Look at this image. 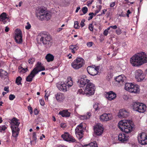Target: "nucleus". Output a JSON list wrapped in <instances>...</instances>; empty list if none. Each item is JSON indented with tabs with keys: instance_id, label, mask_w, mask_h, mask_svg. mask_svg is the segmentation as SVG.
I'll use <instances>...</instances> for the list:
<instances>
[{
	"instance_id": "nucleus-1",
	"label": "nucleus",
	"mask_w": 147,
	"mask_h": 147,
	"mask_svg": "<svg viewBox=\"0 0 147 147\" xmlns=\"http://www.w3.org/2000/svg\"><path fill=\"white\" fill-rule=\"evenodd\" d=\"M131 64L134 66H138L147 62V54L142 52L135 54L130 59Z\"/></svg>"
},
{
	"instance_id": "nucleus-2",
	"label": "nucleus",
	"mask_w": 147,
	"mask_h": 147,
	"mask_svg": "<svg viewBox=\"0 0 147 147\" xmlns=\"http://www.w3.org/2000/svg\"><path fill=\"white\" fill-rule=\"evenodd\" d=\"M132 121L131 120H122L118 123V127L122 131L126 133H130L133 130V127L131 125Z\"/></svg>"
},
{
	"instance_id": "nucleus-3",
	"label": "nucleus",
	"mask_w": 147,
	"mask_h": 147,
	"mask_svg": "<svg viewBox=\"0 0 147 147\" xmlns=\"http://www.w3.org/2000/svg\"><path fill=\"white\" fill-rule=\"evenodd\" d=\"M40 37V41L47 48H49L52 45V38L48 33L45 32L40 33L39 36Z\"/></svg>"
},
{
	"instance_id": "nucleus-4",
	"label": "nucleus",
	"mask_w": 147,
	"mask_h": 147,
	"mask_svg": "<svg viewBox=\"0 0 147 147\" xmlns=\"http://www.w3.org/2000/svg\"><path fill=\"white\" fill-rule=\"evenodd\" d=\"M36 16L41 20H48L51 18V13L42 9H39L36 12Z\"/></svg>"
},
{
	"instance_id": "nucleus-5",
	"label": "nucleus",
	"mask_w": 147,
	"mask_h": 147,
	"mask_svg": "<svg viewBox=\"0 0 147 147\" xmlns=\"http://www.w3.org/2000/svg\"><path fill=\"white\" fill-rule=\"evenodd\" d=\"M125 89L129 92L135 94L138 93L140 92L139 86L137 85H134L132 83H125Z\"/></svg>"
},
{
	"instance_id": "nucleus-6",
	"label": "nucleus",
	"mask_w": 147,
	"mask_h": 147,
	"mask_svg": "<svg viewBox=\"0 0 147 147\" xmlns=\"http://www.w3.org/2000/svg\"><path fill=\"white\" fill-rule=\"evenodd\" d=\"M133 109L135 111L139 113H144L146 110V106L142 103L135 102L133 104Z\"/></svg>"
},
{
	"instance_id": "nucleus-7",
	"label": "nucleus",
	"mask_w": 147,
	"mask_h": 147,
	"mask_svg": "<svg viewBox=\"0 0 147 147\" xmlns=\"http://www.w3.org/2000/svg\"><path fill=\"white\" fill-rule=\"evenodd\" d=\"M84 64V59L81 57H78L71 63V66L75 69H78L82 67Z\"/></svg>"
},
{
	"instance_id": "nucleus-8",
	"label": "nucleus",
	"mask_w": 147,
	"mask_h": 147,
	"mask_svg": "<svg viewBox=\"0 0 147 147\" xmlns=\"http://www.w3.org/2000/svg\"><path fill=\"white\" fill-rule=\"evenodd\" d=\"M84 124V123H81L79 125H78L75 129V134L76 137L79 140L81 139L83 137L84 131L83 129L84 128L83 127V126Z\"/></svg>"
},
{
	"instance_id": "nucleus-9",
	"label": "nucleus",
	"mask_w": 147,
	"mask_h": 147,
	"mask_svg": "<svg viewBox=\"0 0 147 147\" xmlns=\"http://www.w3.org/2000/svg\"><path fill=\"white\" fill-rule=\"evenodd\" d=\"M95 89L94 85L90 82L86 85L84 91L86 94L91 95L94 94Z\"/></svg>"
},
{
	"instance_id": "nucleus-10",
	"label": "nucleus",
	"mask_w": 147,
	"mask_h": 147,
	"mask_svg": "<svg viewBox=\"0 0 147 147\" xmlns=\"http://www.w3.org/2000/svg\"><path fill=\"white\" fill-rule=\"evenodd\" d=\"M87 70L88 73L92 76H94L97 75L99 70L98 66L92 67L91 66H88L87 68Z\"/></svg>"
},
{
	"instance_id": "nucleus-11",
	"label": "nucleus",
	"mask_w": 147,
	"mask_h": 147,
	"mask_svg": "<svg viewBox=\"0 0 147 147\" xmlns=\"http://www.w3.org/2000/svg\"><path fill=\"white\" fill-rule=\"evenodd\" d=\"M90 82V80H88L85 75L83 76L77 82V83H79L78 84H79V86L80 87H83L86 85H87L88 82Z\"/></svg>"
},
{
	"instance_id": "nucleus-12",
	"label": "nucleus",
	"mask_w": 147,
	"mask_h": 147,
	"mask_svg": "<svg viewBox=\"0 0 147 147\" xmlns=\"http://www.w3.org/2000/svg\"><path fill=\"white\" fill-rule=\"evenodd\" d=\"M139 143L142 145L147 144V136L145 133H142L138 137Z\"/></svg>"
},
{
	"instance_id": "nucleus-13",
	"label": "nucleus",
	"mask_w": 147,
	"mask_h": 147,
	"mask_svg": "<svg viewBox=\"0 0 147 147\" xmlns=\"http://www.w3.org/2000/svg\"><path fill=\"white\" fill-rule=\"evenodd\" d=\"M94 129L95 134L97 136H100L102 134L104 129L102 125L98 123L94 126Z\"/></svg>"
},
{
	"instance_id": "nucleus-14",
	"label": "nucleus",
	"mask_w": 147,
	"mask_h": 147,
	"mask_svg": "<svg viewBox=\"0 0 147 147\" xmlns=\"http://www.w3.org/2000/svg\"><path fill=\"white\" fill-rule=\"evenodd\" d=\"M16 32L15 34L16 42L18 43H22V31L20 30L17 29Z\"/></svg>"
},
{
	"instance_id": "nucleus-15",
	"label": "nucleus",
	"mask_w": 147,
	"mask_h": 147,
	"mask_svg": "<svg viewBox=\"0 0 147 147\" xmlns=\"http://www.w3.org/2000/svg\"><path fill=\"white\" fill-rule=\"evenodd\" d=\"M135 78L138 82H140L145 78V76L143 71L140 69L136 70L135 72Z\"/></svg>"
},
{
	"instance_id": "nucleus-16",
	"label": "nucleus",
	"mask_w": 147,
	"mask_h": 147,
	"mask_svg": "<svg viewBox=\"0 0 147 147\" xmlns=\"http://www.w3.org/2000/svg\"><path fill=\"white\" fill-rule=\"evenodd\" d=\"M36 66V67L33 69V70L34 72H37L38 74L39 71L45 70L44 67L43 65L40 62H38Z\"/></svg>"
},
{
	"instance_id": "nucleus-17",
	"label": "nucleus",
	"mask_w": 147,
	"mask_h": 147,
	"mask_svg": "<svg viewBox=\"0 0 147 147\" xmlns=\"http://www.w3.org/2000/svg\"><path fill=\"white\" fill-rule=\"evenodd\" d=\"M112 118V115L110 113L103 114L100 117V120L103 121H107L111 120Z\"/></svg>"
},
{
	"instance_id": "nucleus-18",
	"label": "nucleus",
	"mask_w": 147,
	"mask_h": 147,
	"mask_svg": "<svg viewBox=\"0 0 147 147\" xmlns=\"http://www.w3.org/2000/svg\"><path fill=\"white\" fill-rule=\"evenodd\" d=\"M57 100L59 102H62L65 99L64 95L62 93L58 92L55 95Z\"/></svg>"
},
{
	"instance_id": "nucleus-19",
	"label": "nucleus",
	"mask_w": 147,
	"mask_h": 147,
	"mask_svg": "<svg viewBox=\"0 0 147 147\" xmlns=\"http://www.w3.org/2000/svg\"><path fill=\"white\" fill-rule=\"evenodd\" d=\"M20 124V123L19 122L18 120L14 118L12 120L11 127V128H19L18 127Z\"/></svg>"
},
{
	"instance_id": "nucleus-20",
	"label": "nucleus",
	"mask_w": 147,
	"mask_h": 147,
	"mask_svg": "<svg viewBox=\"0 0 147 147\" xmlns=\"http://www.w3.org/2000/svg\"><path fill=\"white\" fill-rule=\"evenodd\" d=\"M128 115V113L126 110L123 109L119 110L118 114V117L121 118H126Z\"/></svg>"
},
{
	"instance_id": "nucleus-21",
	"label": "nucleus",
	"mask_w": 147,
	"mask_h": 147,
	"mask_svg": "<svg viewBox=\"0 0 147 147\" xmlns=\"http://www.w3.org/2000/svg\"><path fill=\"white\" fill-rule=\"evenodd\" d=\"M115 80L119 83H123V82H126V78L124 75L122 74L117 77Z\"/></svg>"
},
{
	"instance_id": "nucleus-22",
	"label": "nucleus",
	"mask_w": 147,
	"mask_h": 147,
	"mask_svg": "<svg viewBox=\"0 0 147 147\" xmlns=\"http://www.w3.org/2000/svg\"><path fill=\"white\" fill-rule=\"evenodd\" d=\"M66 86V84L63 83H62V82L61 84L57 85V87L59 90L64 92H66L67 91Z\"/></svg>"
},
{
	"instance_id": "nucleus-23",
	"label": "nucleus",
	"mask_w": 147,
	"mask_h": 147,
	"mask_svg": "<svg viewBox=\"0 0 147 147\" xmlns=\"http://www.w3.org/2000/svg\"><path fill=\"white\" fill-rule=\"evenodd\" d=\"M118 139L119 141L123 142L127 141L128 139V136H127L124 134H120L118 136Z\"/></svg>"
},
{
	"instance_id": "nucleus-24",
	"label": "nucleus",
	"mask_w": 147,
	"mask_h": 147,
	"mask_svg": "<svg viewBox=\"0 0 147 147\" xmlns=\"http://www.w3.org/2000/svg\"><path fill=\"white\" fill-rule=\"evenodd\" d=\"M9 18L5 13L3 12L0 15V21H2L4 24L6 23L7 22V20Z\"/></svg>"
},
{
	"instance_id": "nucleus-25",
	"label": "nucleus",
	"mask_w": 147,
	"mask_h": 147,
	"mask_svg": "<svg viewBox=\"0 0 147 147\" xmlns=\"http://www.w3.org/2000/svg\"><path fill=\"white\" fill-rule=\"evenodd\" d=\"M38 74V72H34L33 70L31 71L30 74L26 78V81L27 82H30L32 80L33 78L35 75Z\"/></svg>"
},
{
	"instance_id": "nucleus-26",
	"label": "nucleus",
	"mask_w": 147,
	"mask_h": 147,
	"mask_svg": "<svg viewBox=\"0 0 147 147\" xmlns=\"http://www.w3.org/2000/svg\"><path fill=\"white\" fill-rule=\"evenodd\" d=\"M106 96L109 100H111L116 98V95L115 93L113 92V91H110L108 92Z\"/></svg>"
},
{
	"instance_id": "nucleus-27",
	"label": "nucleus",
	"mask_w": 147,
	"mask_h": 147,
	"mask_svg": "<svg viewBox=\"0 0 147 147\" xmlns=\"http://www.w3.org/2000/svg\"><path fill=\"white\" fill-rule=\"evenodd\" d=\"M59 114L63 117H68L70 116V113L67 110H64L59 112Z\"/></svg>"
},
{
	"instance_id": "nucleus-28",
	"label": "nucleus",
	"mask_w": 147,
	"mask_h": 147,
	"mask_svg": "<svg viewBox=\"0 0 147 147\" xmlns=\"http://www.w3.org/2000/svg\"><path fill=\"white\" fill-rule=\"evenodd\" d=\"M69 49L71 50V52L73 53H74L75 51H77L79 48L78 46L76 45H71L69 46Z\"/></svg>"
},
{
	"instance_id": "nucleus-29",
	"label": "nucleus",
	"mask_w": 147,
	"mask_h": 147,
	"mask_svg": "<svg viewBox=\"0 0 147 147\" xmlns=\"http://www.w3.org/2000/svg\"><path fill=\"white\" fill-rule=\"evenodd\" d=\"M12 136L14 137H16L18 135L20 131L19 128H11Z\"/></svg>"
},
{
	"instance_id": "nucleus-30",
	"label": "nucleus",
	"mask_w": 147,
	"mask_h": 147,
	"mask_svg": "<svg viewBox=\"0 0 147 147\" xmlns=\"http://www.w3.org/2000/svg\"><path fill=\"white\" fill-rule=\"evenodd\" d=\"M70 135L68 133H65L64 134L61 135V137L65 141H68L69 140Z\"/></svg>"
},
{
	"instance_id": "nucleus-31",
	"label": "nucleus",
	"mask_w": 147,
	"mask_h": 147,
	"mask_svg": "<svg viewBox=\"0 0 147 147\" xmlns=\"http://www.w3.org/2000/svg\"><path fill=\"white\" fill-rule=\"evenodd\" d=\"M45 59L48 62L53 61L54 59V57L51 54H48L45 57Z\"/></svg>"
},
{
	"instance_id": "nucleus-32",
	"label": "nucleus",
	"mask_w": 147,
	"mask_h": 147,
	"mask_svg": "<svg viewBox=\"0 0 147 147\" xmlns=\"http://www.w3.org/2000/svg\"><path fill=\"white\" fill-rule=\"evenodd\" d=\"M100 19H95L92 22V24L97 26H99L100 25Z\"/></svg>"
},
{
	"instance_id": "nucleus-33",
	"label": "nucleus",
	"mask_w": 147,
	"mask_h": 147,
	"mask_svg": "<svg viewBox=\"0 0 147 147\" xmlns=\"http://www.w3.org/2000/svg\"><path fill=\"white\" fill-rule=\"evenodd\" d=\"M33 140L30 141V143L31 144L32 143L34 144H35L36 142L37 141V138H36V133L34 132L33 134Z\"/></svg>"
},
{
	"instance_id": "nucleus-34",
	"label": "nucleus",
	"mask_w": 147,
	"mask_h": 147,
	"mask_svg": "<svg viewBox=\"0 0 147 147\" xmlns=\"http://www.w3.org/2000/svg\"><path fill=\"white\" fill-rule=\"evenodd\" d=\"M73 84V81L70 77L68 78L66 81V85L69 87L71 86Z\"/></svg>"
},
{
	"instance_id": "nucleus-35",
	"label": "nucleus",
	"mask_w": 147,
	"mask_h": 147,
	"mask_svg": "<svg viewBox=\"0 0 147 147\" xmlns=\"http://www.w3.org/2000/svg\"><path fill=\"white\" fill-rule=\"evenodd\" d=\"M83 147H98L96 144L94 142H91L88 144L84 145Z\"/></svg>"
},
{
	"instance_id": "nucleus-36",
	"label": "nucleus",
	"mask_w": 147,
	"mask_h": 147,
	"mask_svg": "<svg viewBox=\"0 0 147 147\" xmlns=\"http://www.w3.org/2000/svg\"><path fill=\"white\" fill-rule=\"evenodd\" d=\"M22 78L20 76L18 77L16 80V83L18 85L21 84Z\"/></svg>"
},
{
	"instance_id": "nucleus-37",
	"label": "nucleus",
	"mask_w": 147,
	"mask_h": 147,
	"mask_svg": "<svg viewBox=\"0 0 147 147\" xmlns=\"http://www.w3.org/2000/svg\"><path fill=\"white\" fill-rule=\"evenodd\" d=\"M88 9L87 7H84L82 8V11L84 14H85L88 11Z\"/></svg>"
},
{
	"instance_id": "nucleus-38",
	"label": "nucleus",
	"mask_w": 147,
	"mask_h": 147,
	"mask_svg": "<svg viewBox=\"0 0 147 147\" xmlns=\"http://www.w3.org/2000/svg\"><path fill=\"white\" fill-rule=\"evenodd\" d=\"M35 59L33 58H30L29 59L28 61L29 64H32L35 61Z\"/></svg>"
},
{
	"instance_id": "nucleus-39",
	"label": "nucleus",
	"mask_w": 147,
	"mask_h": 147,
	"mask_svg": "<svg viewBox=\"0 0 147 147\" xmlns=\"http://www.w3.org/2000/svg\"><path fill=\"white\" fill-rule=\"evenodd\" d=\"M101 8L102 6L101 5H99L98 6V9L95 11V13L94 15H96V13H98L100 11Z\"/></svg>"
},
{
	"instance_id": "nucleus-40",
	"label": "nucleus",
	"mask_w": 147,
	"mask_h": 147,
	"mask_svg": "<svg viewBox=\"0 0 147 147\" xmlns=\"http://www.w3.org/2000/svg\"><path fill=\"white\" fill-rule=\"evenodd\" d=\"M74 27L76 29H78L79 28L80 26L78 21H76L74 22Z\"/></svg>"
},
{
	"instance_id": "nucleus-41",
	"label": "nucleus",
	"mask_w": 147,
	"mask_h": 147,
	"mask_svg": "<svg viewBox=\"0 0 147 147\" xmlns=\"http://www.w3.org/2000/svg\"><path fill=\"white\" fill-rule=\"evenodd\" d=\"M7 129V127L5 125L0 126V131H4Z\"/></svg>"
},
{
	"instance_id": "nucleus-42",
	"label": "nucleus",
	"mask_w": 147,
	"mask_h": 147,
	"mask_svg": "<svg viewBox=\"0 0 147 147\" xmlns=\"http://www.w3.org/2000/svg\"><path fill=\"white\" fill-rule=\"evenodd\" d=\"M15 98V96L12 94H11L9 96V99L10 100H12Z\"/></svg>"
},
{
	"instance_id": "nucleus-43",
	"label": "nucleus",
	"mask_w": 147,
	"mask_h": 147,
	"mask_svg": "<svg viewBox=\"0 0 147 147\" xmlns=\"http://www.w3.org/2000/svg\"><path fill=\"white\" fill-rule=\"evenodd\" d=\"M93 107L96 111L99 109L98 106L97 104L95 103L93 105Z\"/></svg>"
},
{
	"instance_id": "nucleus-44",
	"label": "nucleus",
	"mask_w": 147,
	"mask_h": 147,
	"mask_svg": "<svg viewBox=\"0 0 147 147\" xmlns=\"http://www.w3.org/2000/svg\"><path fill=\"white\" fill-rule=\"evenodd\" d=\"M92 24H90L89 25L88 28L91 31H93V26Z\"/></svg>"
},
{
	"instance_id": "nucleus-45",
	"label": "nucleus",
	"mask_w": 147,
	"mask_h": 147,
	"mask_svg": "<svg viewBox=\"0 0 147 147\" xmlns=\"http://www.w3.org/2000/svg\"><path fill=\"white\" fill-rule=\"evenodd\" d=\"M69 140L68 141V142L70 141L72 142H74L76 141V140L74 138L71 136H70V137H69Z\"/></svg>"
},
{
	"instance_id": "nucleus-46",
	"label": "nucleus",
	"mask_w": 147,
	"mask_h": 147,
	"mask_svg": "<svg viewBox=\"0 0 147 147\" xmlns=\"http://www.w3.org/2000/svg\"><path fill=\"white\" fill-rule=\"evenodd\" d=\"M116 32L118 35L120 34L121 33V30L120 28H118L116 30Z\"/></svg>"
},
{
	"instance_id": "nucleus-47",
	"label": "nucleus",
	"mask_w": 147,
	"mask_h": 147,
	"mask_svg": "<svg viewBox=\"0 0 147 147\" xmlns=\"http://www.w3.org/2000/svg\"><path fill=\"white\" fill-rule=\"evenodd\" d=\"M31 27V26L30 24L28 22L27 23V25L25 27L26 29L27 30H29L30 28Z\"/></svg>"
},
{
	"instance_id": "nucleus-48",
	"label": "nucleus",
	"mask_w": 147,
	"mask_h": 147,
	"mask_svg": "<svg viewBox=\"0 0 147 147\" xmlns=\"http://www.w3.org/2000/svg\"><path fill=\"white\" fill-rule=\"evenodd\" d=\"M85 20L84 19L82 21H81L80 23V26L82 27L84 26L85 24L84 23V22H85Z\"/></svg>"
},
{
	"instance_id": "nucleus-49",
	"label": "nucleus",
	"mask_w": 147,
	"mask_h": 147,
	"mask_svg": "<svg viewBox=\"0 0 147 147\" xmlns=\"http://www.w3.org/2000/svg\"><path fill=\"white\" fill-rule=\"evenodd\" d=\"M93 44L92 42H89L87 43V45L88 47H90Z\"/></svg>"
},
{
	"instance_id": "nucleus-50",
	"label": "nucleus",
	"mask_w": 147,
	"mask_h": 147,
	"mask_svg": "<svg viewBox=\"0 0 147 147\" xmlns=\"http://www.w3.org/2000/svg\"><path fill=\"white\" fill-rule=\"evenodd\" d=\"M40 104L42 106H44L45 105V102L43 100L41 99L40 100Z\"/></svg>"
},
{
	"instance_id": "nucleus-51",
	"label": "nucleus",
	"mask_w": 147,
	"mask_h": 147,
	"mask_svg": "<svg viewBox=\"0 0 147 147\" xmlns=\"http://www.w3.org/2000/svg\"><path fill=\"white\" fill-rule=\"evenodd\" d=\"M22 69L21 70V71L23 72V73H25L26 72L28 71L27 68H26L25 69H24V68H22Z\"/></svg>"
},
{
	"instance_id": "nucleus-52",
	"label": "nucleus",
	"mask_w": 147,
	"mask_h": 147,
	"mask_svg": "<svg viewBox=\"0 0 147 147\" xmlns=\"http://www.w3.org/2000/svg\"><path fill=\"white\" fill-rule=\"evenodd\" d=\"M28 109L30 111V114H32V108L30 106L28 107Z\"/></svg>"
},
{
	"instance_id": "nucleus-53",
	"label": "nucleus",
	"mask_w": 147,
	"mask_h": 147,
	"mask_svg": "<svg viewBox=\"0 0 147 147\" xmlns=\"http://www.w3.org/2000/svg\"><path fill=\"white\" fill-rule=\"evenodd\" d=\"M108 31L107 30H105L103 34L104 35L106 36L108 34Z\"/></svg>"
},
{
	"instance_id": "nucleus-54",
	"label": "nucleus",
	"mask_w": 147,
	"mask_h": 147,
	"mask_svg": "<svg viewBox=\"0 0 147 147\" xmlns=\"http://www.w3.org/2000/svg\"><path fill=\"white\" fill-rule=\"evenodd\" d=\"M4 90L5 91H7V92H9V87H5L4 88Z\"/></svg>"
},
{
	"instance_id": "nucleus-55",
	"label": "nucleus",
	"mask_w": 147,
	"mask_h": 147,
	"mask_svg": "<svg viewBox=\"0 0 147 147\" xmlns=\"http://www.w3.org/2000/svg\"><path fill=\"white\" fill-rule=\"evenodd\" d=\"M115 2L111 3L110 5V7H113L115 5Z\"/></svg>"
},
{
	"instance_id": "nucleus-56",
	"label": "nucleus",
	"mask_w": 147,
	"mask_h": 147,
	"mask_svg": "<svg viewBox=\"0 0 147 147\" xmlns=\"http://www.w3.org/2000/svg\"><path fill=\"white\" fill-rule=\"evenodd\" d=\"M110 27H111V28L113 29H116L117 28V26L116 25H114L113 26H110Z\"/></svg>"
},
{
	"instance_id": "nucleus-57",
	"label": "nucleus",
	"mask_w": 147,
	"mask_h": 147,
	"mask_svg": "<svg viewBox=\"0 0 147 147\" xmlns=\"http://www.w3.org/2000/svg\"><path fill=\"white\" fill-rule=\"evenodd\" d=\"M107 10L106 9H104L102 10V13L101 14H99V16L102 15V14H104L105 13V12L107 11Z\"/></svg>"
},
{
	"instance_id": "nucleus-58",
	"label": "nucleus",
	"mask_w": 147,
	"mask_h": 147,
	"mask_svg": "<svg viewBox=\"0 0 147 147\" xmlns=\"http://www.w3.org/2000/svg\"><path fill=\"white\" fill-rule=\"evenodd\" d=\"M34 113L35 115H37L38 114V112L36 109H35L34 111Z\"/></svg>"
},
{
	"instance_id": "nucleus-59",
	"label": "nucleus",
	"mask_w": 147,
	"mask_h": 147,
	"mask_svg": "<svg viewBox=\"0 0 147 147\" xmlns=\"http://www.w3.org/2000/svg\"><path fill=\"white\" fill-rule=\"evenodd\" d=\"M2 72L3 73L2 74H3L5 76H6L7 75V73L5 71L3 70Z\"/></svg>"
},
{
	"instance_id": "nucleus-60",
	"label": "nucleus",
	"mask_w": 147,
	"mask_h": 147,
	"mask_svg": "<svg viewBox=\"0 0 147 147\" xmlns=\"http://www.w3.org/2000/svg\"><path fill=\"white\" fill-rule=\"evenodd\" d=\"M9 28L7 26L5 28V31L6 32H8L9 30Z\"/></svg>"
},
{
	"instance_id": "nucleus-61",
	"label": "nucleus",
	"mask_w": 147,
	"mask_h": 147,
	"mask_svg": "<svg viewBox=\"0 0 147 147\" xmlns=\"http://www.w3.org/2000/svg\"><path fill=\"white\" fill-rule=\"evenodd\" d=\"M80 9V7H77L76 10V13L78 12Z\"/></svg>"
},
{
	"instance_id": "nucleus-62",
	"label": "nucleus",
	"mask_w": 147,
	"mask_h": 147,
	"mask_svg": "<svg viewBox=\"0 0 147 147\" xmlns=\"http://www.w3.org/2000/svg\"><path fill=\"white\" fill-rule=\"evenodd\" d=\"M101 59V56L97 57V60L98 61H100Z\"/></svg>"
},
{
	"instance_id": "nucleus-63",
	"label": "nucleus",
	"mask_w": 147,
	"mask_h": 147,
	"mask_svg": "<svg viewBox=\"0 0 147 147\" xmlns=\"http://www.w3.org/2000/svg\"><path fill=\"white\" fill-rule=\"evenodd\" d=\"M48 95H45V100H48Z\"/></svg>"
},
{
	"instance_id": "nucleus-64",
	"label": "nucleus",
	"mask_w": 147,
	"mask_h": 147,
	"mask_svg": "<svg viewBox=\"0 0 147 147\" xmlns=\"http://www.w3.org/2000/svg\"><path fill=\"white\" fill-rule=\"evenodd\" d=\"M64 125V124H61L60 126L61 127H62L63 128H65V125Z\"/></svg>"
}]
</instances>
